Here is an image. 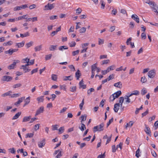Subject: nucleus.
<instances>
[{"instance_id":"f257e3e1","label":"nucleus","mask_w":158,"mask_h":158,"mask_svg":"<svg viewBox=\"0 0 158 158\" xmlns=\"http://www.w3.org/2000/svg\"><path fill=\"white\" fill-rule=\"evenodd\" d=\"M104 123H102L100 125L94 127L93 129L94 132H95L98 131H103L104 130Z\"/></svg>"},{"instance_id":"f03ea898","label":"nucleus","mask_w":158,"mask_h":158,"mask_svg":"<svg viewBox=\"0 0 158 158\" xmlns=\"http://www.w3.org/2000/svg\"><path fill=\"white\" fill-rule=\"evenodd\" d=\"M121 94V91H118L111 95L110 97V101H113L116 98H118Z\"/></svg>"},{"instance_id":"7ed1b4c3","label":"nucleus","mask_w":158,"mask_h":158,"mask_svg":"<svg viewBox=\"0 0 158 158\" xmlns=\"http://www.w3.org/2000/svg\"><path fill=\"white\" fill-rule=\"evenodd\" d=\"M146 3L149 4L150 6L153 8L154 10V11L156 12H157V9L158 7L156 5V4L155 2L150 1L149 0L148 2H146Z\"/></svg>"},{"instance_id":"20e7f679","label":"nucleus","mask_w":158,"mask_h":158,"mask_svg":"<svg viewBox=\"0 0 158 158\" xmlns=\"http://www.w3.org/2000/svg\"><path fill=\"white\" fill-rule=\"evenodd\" d=\"M131 96H130V95H126L124 97V98L125 99H126L125 101V103L126 104H128L129 103H132L136 99V97L135 96H133L132 97V98L131 100V98H130V97H131Z\"/></svg>"},{"instance_id":"39448f33","label":"nucleus","mask_w":158,"mask_h":158,"mask_svg":"<svg viewBox=\"0 0 158 158\" xmlns=\"http://www.w3.org/2000/svg\"><path fill=\"white\" fill-rule=\"evenodd\" d=\"M55 6V4L52 3V4L48 3L47 5L45 6L44 10H51L54 8Z\"/></svg>"},{"instance_id":"423d86ee","label":"nucleus","mask_w":158,"mask_h":158,"mask_svg":"<svg viewBox=\"0 0 158 158\" xmlns=\"http://www.w3.org/2000/svg\"><path fill=\"white\" fill-rule=\"evenodd\" d=\"M20 61L18 60H14L13 64L8 66L7 68L9 69H14L16 65V63H19Z\"/></svg>"},{"instance_id":"0eeeda50","label":"nucleus","mask_w":158,"mask_h":158,"mask_svg":"<svg viewBox=\"0 0 158 158\" xmlns=\"http://www.w3.org/2000/svg\"><path fill=\"white\" fill-rule=\"evenodd\" d=\"M144 125L145 127V129L144 130V131L146 133L147 135H148L150 136H151V131L150 128L148 125L146 124H145Z\"/></svg>"},{"instance_id":"6e6552de","label":"nucleus","mask_w":158,"mask_h":158,"mask_svg":"<svg viewBox=\"0 0 158 158\" xmlns=\"http://www.w3.org/2000/svg\"><path fill=\"white\" fill-rule=\"evenodd\" d=\"M12 77L10 76H4L2 77V80L3 81H6L7 82L11 81Z\"/></svg>"},{"instance_id":"1a4fd4ad","label":"nucleus","mask_w":158,"mask_h":158,"mask_svg":"<svg viewBox=\"0 0 158 158\" xmlns=\"http://www.w3.org/2000/svg\"><path fill=\"white\" fill-rule=\"evenodd\" d=\"M148 77L151 78H153L155 75V70L154 69L152 70L148 73Z\"/></svg>"},{"instance_id":"9d476101","label":"nucleus","mask_w":158,"mask_h":158,"mask_svg":"<svg viewBox=\"0 0 158 158\" xmlns=\"http://www.w3.org/2000/svg\"><path fill=\"white\" fill-rule=\"evenodd\" d=\"M44 111V107L43 106H41L36 111V113L35 115V116H36L37 115H38L40 114L43 112Z\"/></svg>"},{"instance_id":"9b49d317","label":"nucleus","mask_w":158,"mask_h":158,"mask_svg":"<svg viewBox=\"0 0 158 158\" xmlns=\"http://www.w3.org/2000/svg\"><path fill=\"white\" fill-rule=\"evenodd\" d=\"M25 97H22L19 98V99L18 101L17 102L15 103V105L17 106H19L20 104L23 102V101L25 99Z\"/></svg>"},{"instance_id":"f8f14e48","label":"nucleus","mask_w":158,"mask_h":158,"mask_svg":"<svg viewBox=\"0 0 158 158\" xmlns=\"http://www.w3.org/2000/svg\"><path fill=\"white\" fill-rule=\"evenodd\" d=\"M131 18L135 20L137 23H139V18L137 15L135 14L132 15L131 16Z\"/></svg>"},{"instance_id":"ddd939ff","label":"nucleus","mask_w":158,"mask_h":158,"mask_svg":"<svg viewBox=\"0 0 158 158\" xmlns=\"http://www.w3.org/2000/svg\"><path fill=\"white\" fill-rule=\"evenodd\" d=\"M120 106L119 103H117L114 105V110L115 112H118Z\"/></svg>"},{"instance_id":"4468645a","label":"nucleus","mask_w":158,"mask_h":158,"mask_svg":"<svg viewBox=\"0 0 158 158\" xmlns=\"http://www.w3.org/2000/svg\"><path fill=\"white\" fill-rule=\"evenodd\" d=\"M45 139H44L41 141L38 142V146L39 148H42L44 146L45 144Z\"/></svg>"},{"instance_id":"2eb2a0df","label":"nucleus","mask_w":158,"mask_h":158,"mask_svg":"<svg viewBox=\"0 0 158 158\" xmlns=\"http://www.w3.org/2000/svg\"><path fill=\"white\" fill-rule=\"evenodd\" d=\"M81 75L80 71L79 70H77L75 73V77H76L77 80L79 79Z\"/></svg>"},{"instance_id":"dca6fc26","label":"nucleus","mask_w":158,"mask_h":158,"mask_svg":"<svg viewBox=\"0 0 158 158\" xmlns=\"http://www.w3.org/2000/svg\"><path fill=\"white\" fill-rule=\"evenodd\" d=\"M79 85L80 87H82L83 89H85L86 87V85H84L83 84V81L82 80L79 82Z\"/></svg>"},{"instance_id":"f3484780","label":"nucleus","mask_w":158,"mask_h":158,"mask_svg":"<svg viewBox=\"0 0 158 158\" xmlns=\"http://www.w3.org/2000/svg\"><path fill=\"white\" fill-rule=\"evenodd\" d=\"M73 77L71 76H65L63 77V80L65 81H67L68 80L71 81L73 80Z\"/></svg>"},{"instance_id":"a211bd4d","label":"nucleus","mask_w":158,"mask_h":158,"mask_svg":"<svg viewBox=\"0 0 158 158\" xmlns=\"http://www.w3.org/2000/svg\"><path fill=\"white\" fill-rule=\"evenodd\" d=\"M44 96H41L37 98V100L38 101V103L43 102L44 101Z\"/></svg>"},{"instance_id":"6ab92c4d","label":"nucleus","mask_w":158,"mask_h":158,"mask_svg":"<svg viewBox=\"0 0 158 158\" xmlns=\"http://www.w3.org/2000/svg\"><path fill=\"white\" fill-rule=\"evenodd\" d=\"M31 116L24 117L23 118V122H26L29 121L30 119L31 118Z\"/></svg>"},{"instance_id":"aec40b11","label":"nucleus","mask_w":158,"mask_h":158,"mask_svg":"<svg viewBox=\"0 0 158 158\" xmlns=\"http://www.w3.org/2000/svg\"><path fill=\"white\" fill-rule=\"evenodd\" d=\"M114 86L116 87L120 88L122 87V84L119 81L114 84Z\"/></svg>"},{"instance_id":"412c9836","label":"nucleus","mask_w":158,"mask_h":158,"mask_svg":"<svg viewBox=\"0 0 158 158\" xmlns=\"http://www.w3.org/2000/svg\"><path fill=\"white\" fill-rule=\"evenodd\" d=\"M30 97H28L26 98V100L25 101V103L23 106V107H25L26 105L28 104L30 102Z\"/></svg>"},{"instance_id":"4be33fe9","label":"nucleus","mask_w":158,"mask_h":158,"mask_svg":"<svg viewBox=\"0 0 158 158\" xmlns=\"http://www.w3.org/2000/svg\"><path fill=\"white\" fill-rule=\"evenodd\" d=\"M12 93L11 91H9L8 92H6L2 95V97H5L7 96H9L11 95V94Z\"/></svg>"},{"instance_id":"5701e85b","label":"nucleus","mask_w":158,"mask_h":158,"mask_svg":"<svg viewBox=\"0 0 158 158\" xmlns=\"http://www.w3.org/2000/svg\"><path fill=\"white\" fill-rule=\"evenodd\" d=\"M57 45H51L49 48V50L50 51L55 50L57 47Z\"/></svg>"},{"instance_id":"b1692460","label":"nucleus","mask_w":158,"mask_h":158,"mask_svg":"<svg viewBox=\"0 0 158 158\" xmlns=\"http://www.w3.org/2000/svg\"><path fill=\"white\" fill-rule=\"evenodd\" d=\"M21 112H19L16 114L13 117L12 119L14 120L17 119L19 118V116L21 114Z\"/></svg>"},{"instance_id":"393cba45","label":"nucleus","mask_w":158,"mask_h":158,"mask_svg":"<svg viewBox=\"0 0 158 158\" xmlns=\"http://www.w3.org/2000/svg\"><path fill=\"white\" fill-rule=\"evenodd\" d=\"M25 42L23 41L21 43H17L16 45L18 48H21L23 47L24 45Z\"/></svg>"},{"instance_id":"a878e982","label":"nucleus","mask_w":158,"mask_h":158,"mask_svg":"<svg viewBox=\"0 0 158 158\" xmlns=\"http://www.w3.org/2000/svg\"><path fill=\"white\" fill-rule=\"evenodd\" d=\"M42 46L41 45L36 46L35 47L34 49L35 52H37L38 51H40L41 50Z\"/></svg>"},{"instance_id":"bb28decb","label":"nucleus","mask_w":158,"mask_h":158,"mask_svg":"<svg viewBox=\"0 0 158 158\" xmlns=\"http://www.w3.org/2000/svg\"><path fill=\"white\" fill-rule=\"evenodd\" d=\"M97 64L96 63L92 65L91 66L92 71L95 72V69H97L98 68L97 67Z\"/></svg>"},{"instance_id":"cd10ccee","label":"nucleus","mask_w":158,"mask_h":158,"mask_svg":"<svg viewBox=\"0 0 158 158\" xmlns=\"http://www.w3.org/2000/svg\"><path fill=\"white\" fill-rule=\"evenodd\" d=\"M147 93V90L145 88H143L141 91V94L142 95H144L146 94Z\"/></svg>"},{"instance_id":"c85d7f7f","label":"nucleus","mask_w":158,"mask_h":158,"mask_svg":"<svg viewBox=\"0 0 158 158\" xmlns=\"http://www.w3.org/2000/svg\"><path fill=\"white\" fill-rule=\"evenodd\" d=\"M87 117V115L86 114L84 115H82L80 117L81 118V123L82 122V121H85L86 120Z\"/></svg>"},{"instance_id":"c756f323","label":"nucleus","mask_w":158,"mask_h":158,"mask_svg":"<svg viewBox=\"0 0 158 158\" xmlns=\"http://www.w3.org/2000/svg\"><path fill=\"white\" fill-rule=\"evenodd\" d=\"M124 98L123 97H121L119 98V103L120 104V106L122 107L123 103L124 101Z\"/></svg>"},{"instance_id":"7c9ffc66","label":"nucleus","mask_w":158,"mask_h":158,"mask_svg":"<svg viewBox=\"0 0 158 158\" xmlns=\"http://www.w3.org/2000/svg\"><path fill=\"white\" fill-rule=\"evenodd\" d=\"M13 44V42L11 41H9L7 42L4 43L3 45L4 46H7Z\"/></svg>"},{"instance_id":"2f4dec72","label":"nucleus","mask_w":158,"mask_h":158,"mask_svg":"<svg viewBox=\"0 0 158 158\" xmlns=\"http://www.w3.org/2000/svg\"><path fill=\"white\" fill-rule=\"evenodd\" d=\"M139 93V92L138 90H135L133 91V92L130 95V96H131L132 95H138Z\"/></svg>"},{"instance_id":"473e14b6","label":"nucleus","mask_w":158,"mask_h":158,"mask_svg":"<svg viewBox=\"0 0 158 158\" xmlns=\"http://www.w3.org/2000/svg\"><path fill=\"white\" fill-rule=\"evenodd\" d=\"M79 128L82 131H83L85 129H86L85 126L84 124L81 123V127H79Z\"/></svg>"},{"instance_id":"72a5a7b5","label":"nucleus","mask_w":158,"mask_h":158,"mask_svg":"<svg viewBox=\"0 0 158 158\" xmlns=\"http://www.w3.org/2000/svg\"><path fill=\"white\" fill-rule=\"evenodd\" d=\"M20 37L22 38H23L24 37H26L27 36H28L29 35V33L28 32H27L26 33L24 34H20Z\"/></svg>"},{"instance_id":"f704fd0d","label":"nucleus","mask_w":158,"mask_h":158,"mask_svg":"<svg viewBox=\"0 0 158 158\" xmlns=\"http://www.w3.org/2000/svg\"><path fill=\"white\" fill-rule=\"evenodd\" d=\"M33 44V41H31L29 43H27L26 44V46L27 48H28L30 47Z\"/></svg>"},{"instance_id":"c9c22d12","label":"nucleus","mask_w":158,"mask_h":158,"mask_svg":"<svg viewBox=\"0 0 158 158\" xmlns=\"http://www.w3.org/2000/svg\"><path fill=\"white\" fill-rule=\"evenodd\" d=\"M58 130H59V133H58L59 134H60L63 133L64 132V127H60V128Z\"/></svg>"},{"instance_id":"e433bc0d","label":"nucleus","mask_w":158,"mask_h":158,"mask_svg":"<svg viewBox=\"0 0 158 158\" xmlns=\"http://www.w3.org/2000/svg\"><path fill=\"white\" fill-rule=\"evenodd\" d=\"M147 79L145 76L142 77L140 81L142 83H145L146 82Z\"/></svg>"},{"instance_id":"4c0bfd02","label":"nucleus","mask_w":158,"mask_h":158,"mask_svg":"<svg viewBox=\"0 0 158 158\" xmlns=\"http://www.w3.org/2000/svg\"><path fill=\"white\" fill-rule=\"evenodd\" d=\"M51 77L52 80L54 81H56L57 79V75H56L52 74Z\"/></svg>"},{"instance_id":"58836bf2","label":"nucleus","mask_w":158,"mask_h":158,"mask_svg":"<svg viewBox=\"0 0 158 158\" xmlns=\"http://www.w3.org/2000/svg\"><path fill=\"white\" fill-rule=\"evenodd\" d=\"M123 144V143L122 142H120L118 145L117 146L116 149L118 150V148H120L119 151L121 150L122 148Z\"/></svg>"},{"instance_id":"ea45409f","label":"nucleus","mask_w":158,"mask_h":158,"mask_svg":"<svg viewBox=\"0 0 158 158\" xmlns=\"http://www.w3.org/2000/svg\"><path fill=\"white\" fill-rule=\"evenodd\" d=\"M69 45L71 47H74L76 45V43L75 41H73L69 43Z\"/></svg>"},{"instance_id":"a19ab883","label":"nucleus","mask_w":158,"mask_h":158,"mask_svg":"<svg viewBox=\"0 0 158 158\" xmlns=\"http://www.w3.org/2000/svg\"><path fill=\"white\" fill-rule=\"evenodd\" d=\"M63 49H68V48L67 46H61L59 48V49L60 51H62Z\"/></svg>"},{"instance_id":"79ce46f5","label":"nucleus","mask_w":158,"mask_h":158,"mask_svg":"<svg viewBox=\"0 0 158 158\" xmlns=\"http://www.w3.org/2000/svg\"><path fill=\"white\" fill-rule=\"evenodd\" d=\"M11 48L9 50L6 51L5 52V53L6 54H9L10 55H11L12 53V51L11 50Z\"/></svg>"},{"instance_id":"37998d69","label":"nucleus","mask_w":158,"mask_h":158,"mask_svg":"<svg viewBox=\"0 0 158 158\" xmlns=\"http://www.w3.org/2000/svg\"><path fill=\"white\" fill-rule=\"evenodd\" d=\"M114 74H112L111 75H110L108 78H107L108 81H110L114 78Z\"/></svg>"},{"instance_id":"c03bdc74","label":"nucleus","mask_w":158,"mask_h":158,"mask_svg":"<svg viewBox=\"0 0 158 158\" xmlns=\"http://www.w3.org/2000/svg\"><path fill=\"white\" fill-rule=\"evenodd\" d=\"M94 88H92L89 89L87 90V94L88 95H90L92 92H94Z\"/></svg>"},{"instance_id":"a18cd8bd","label":"nucleus","mask_w":158,"mask_h":158,"mask_svg":"<svg viewBox=\"0 0 158 158\" xmlns=\"http://www.w3.org/2000/svg\"><path fill=\"white\" fill-rule=\"evenodd\" d=\"M27 15H23L19 17L18 18V20H22L23 19H27L26 17Z\"/></svg>"},{"instance_id":"49530a36","label":"nucleus","mask_w":158,"mask_h":158,"mask_svg":"<svg viewBox=\"0 0 158 158\" xmlns=\"http://www.w3.org/2000/svg\"><path fill=\"white\" fill-rule=\"evenodd\" d=\"M52 56V54H50L49 55H46L45 57V59L46 60H50Z\"/></svg>"},{"instance_id":"de8ad7c7","label":"nucleus","mask_w":158,"mask_h":158,"mask_svg":"<svg viewBox=\"0 0 158 158\" xmlns=\"http://www.w3.org/2000/svg\"><path fill=\"white\" fill-rule=\"evenodd\" d=\"M84 99H83L79 105V106L80 107V109L81 110H82L83 106L84 104Z\"/></svg>"},{"instance_id":"09e8293b","label":"nucleus","mask_w":158,"mask_h":158,"mask_svg":"<svg viewBox=\"0 0 158 158\" xmlns=\"http://www.w3.org/2000/svg\"><path fill=\"white\" fill-rule=\"evenodd\" d=\"M82 11V10L81 8H78V9H77L76 10V14L77 15H79V14H80V13H81Z\"/></svg>"},{"instance_id":"8fccbe9b","label":"nucleus","mask_w":158,"mask_h":158,"mask_svg":"<svg viewBox=\"0 0 158 158\" xmlns=\"http://www.w3.org/2000/svg\"><path fill=\"white\" fill-rule=\"evenodd\" d=\"M34 133H28L26 135V138H31L34 135Z\"/></svg>"},{"instance_id":"3c124183","label":"nucleus","mask_w":158,"mask_h":158,"mask_svg":"<svg viewBox=\"0 0 158 158\" xmlns=\"http://www.w3.org/2000/svg\"><path fill=\"white\" fill-rule=\"evenodd\" d=\"M22 86V84L20 83H18L13 85V87L14 88H16Z\"/></svg>"},{"instance_id":"603ef678","label":"nucleus","mask_w":158,"mask_h":158,"mask_svg":"<svg viewBox=\"0 0 158 158\" xmlns=\"http://www.w3.org/2000/svg\"><path fill=\"white\" fill-rule=\"evenodd\" d=\"M40 125V124H37L34 126V128L35 131H36L39 129V126Z\"/></svg>"},{"instance_id":"864d4df0","label":"nucleus","mask_w":158,"mask_h":158,"mask_svg":"<svg viewBox=\"0 0 158 158\" xmlns=\"http://www.w3.org/2000/svg\"><path fill=\"white\" fill-rule=\"evenodd\" d=\"M86 28L84 27H82L79 30L80 33H83L85 32L86 31Z\"/></svg>"},{"instance_id":"5fc2aeb1","label":"nucleus","mask_w":158,"mask_h":158,"mask_svg":"<svg viewBox=\"0 0 158 158\" xmlns=\"http://www.w3.org/2000/svg\"><path fill=\"white\" fill-rule=\"evenodd\" d=\"M52 130L54 131V130H58V125H53L52 126Z\"/></svg>"},{"instance_id":"6e6d98bb","label":"nucleus","mask_w":158,"mask_h":158,"mask_svg":"<svg viewBox=\"0 0 158 158\" xmlns=\"http://www.w3.org/2000/svg\"><path fill=\"white\" fill-rule=\"evenodd\" d=\"M110 70H109V68H107V69L104 70H102V73L103 75H105L107 73L109 72Z\"/></svg>"},{"instance_id":"4d7b16f0","label":"nucleus","mask_w":158,"mask_h":158,"mask_svg":"<svg viewBox=\"0 0 158 158\" xmlns=\"http://www.w3.org/2000/svg\"><path fill=\"white\" fill-rule=\"evenodd\" d=\"M76 86L71 87L70 88V91L72 92H74L76 91Z\"/></svg>"},{"instance_id":"13d9d810","label":"nucleus","mask_w":158,"mask_h":158,"mask_svg":"<svg viewBox=\"0 0 158 158\" xmlns=\"http://www.w3.org/2000/svg\"><path fill=\"white\" fill-rule=\"evenodd\" d=\"M113 117L112 118L110 119L109 122L107 123V126L106 127H107L110 124L113 122Z\"/></svg>"},{"instance_id":"bf43d9fd","label":"nucleus","mask_w":158,"mask_h":158,"mask_svg":"<svg viewBox=\"0 0 158 158\" xmlns=\"http://www.w3.org/2000/svg\"><path fill=\"white\" fill-rule=\"evenodd\" d=\"M109 68V70L110 71L113 70L115 68V65H112L107 68Z\"/></svg>"},{"instance_id":"052dcab7","label":"nucleus","mask_w":158,"mask_h":158,"mask_svg":"<svg viewBox=\"0 0 158 158\" xmlns=\"http://www.w3.org/2000/svg\"><path fill=\"white\" fill-rule=\"evenodd\" d=\"M62 156V152L59 151L58 154L56 156V158H60Z\"/></svg>"},{"instance_id":"680f3d73","label":"nucleus","mask_w":158,"mask_h":158,"mask_svg":"<svg viewBox=\"0 0 158 158\" xmlns=\"http://www.w3.org/2000/svg\"><path fill=\"white\" fill-rule=\"evenodd\" d=\"M9 150L12 153L14 154L15 152V150L14 148L9 149Z\"/></svg>"},{"instance_id":"e2e57ef3","label":"nucleus","mask_w":158,"mask_h":158,"mask_svg":"<svg viewBox=\"0 0 158 158\" xmlns=\"http://www.w3.org/2000/svg\"><path fill=\"white\" fill-rule=\"evenodd\" d=\"M69 67L71 69V70L73 71H75V68L73 65H69Z\"/></svg>"},{"instance_id":"0e129e2a","label":"nucleus","mask_w":158,"mask_h":158,"mask_svg":"<svg viewBox=\"0 0 158 158\" xmlns=\"http://www.w3.org/2000/svg\"><path fill=\"white\" fill-rule=\"evenodd\" d=\"M79 50H77L76 51H74L72 52V55L73 56H74L79 53Z\"/></svg>"},{"instance_id":"69168bd1","label":"nucleus","mask_w":158,"mask_h":158,"mask_svg":"<svg viewBox=\"0 0 158 158\" xmlns=\"http://www.w3.org/2000/svg\"><path fill=\"white\" fill-rule=\"evenodd\" d=\"M148 113V109H147L146 111H145L144 113H142V117H143L146 116Z\"/></svg>"},{"instance_id":"338daca9","label":"nucleus","mask_w":158,"mask_h":158,"mask_svg":"<svg viewBox=\"0 0 158 158\" xmlns=\"http://www.w3.org/2000/svg\"><path fill=\"white\" fill-rule=\"evenodd\" d=\"M22 9V8L21 6H17L14 8V10L16 11V10H20Z\"/></svg>"},{"instance_id":"774afa93","label":"nucleus","mask_w":158,"mask_h":158,"mask_svg":"<svg viewBox=\"0 0 158 158\" xmlns=\"http://www.w3.org/2000/svg\"><path fill=\"white\" fill-rule=\"evenodd\" d=\"M105 153H104L103 154L99 155L97 158H104L105 156Z\"/></svg>"}]
</instances>
